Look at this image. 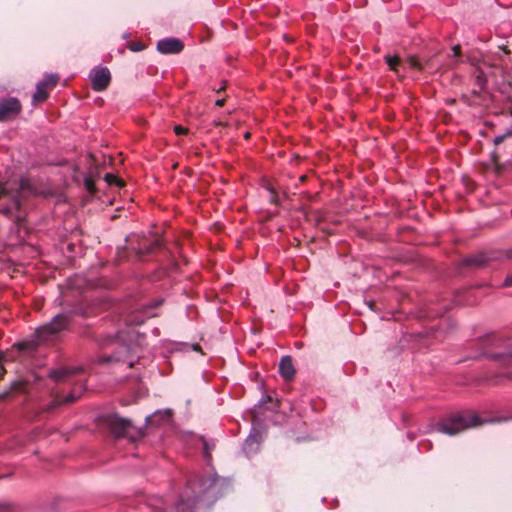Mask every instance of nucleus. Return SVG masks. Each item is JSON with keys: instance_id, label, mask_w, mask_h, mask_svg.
Here are the masks:
<instances>
[{"instance_id": "nucleus-33", "label": "nucleus", "mask_w": 512, "mask_h": 512, "mask_svg": "<svg viewBox=\"0 0 512 512\" xmlns=\"http://www.w3.org/2000/svg\"><path fill=\"white\" fill-rule=\"evenodd\" d=\"M225 90V85L219 86V89L217 90V93H220Z\"/></svg>"}, {"instance_id": "nucleus-38", "label": "nucleus", "mask_w": 512, "mask_h": 512, "mask_svg": "<svg viewBox=\"0 0 512 512\" xmlns=\"http://www.w3.org/2000/svg\"><path fill=\"white\" fill-rule=\"evenodd\" d=\"M133 365H134V364H133V362H129L128 367H129V368H132V367H133Z\"/></svg>"}, {"instance_id": "nucleus-3", "label": "nucleus", "mask_w": 512, "mask_h": 512, "mask_svg": "<svg viewBox=\"0 0 512 512\" xmlns=\"http://www.w3.org/2000/svg\"><path fill=\"white\" fill-rule=\"evenodd\" d=\"M104 423L116 438H127L131 442H135L144 437L142 429L134 427L129 419L116 414L106 415Z\"/></svg>"}, {"instance_id": "nucleus-11", "label": "nucleus", "mask_w": 512, "mask_h": 512, "mask_svg": "<svg viewBox=\"0 0 512 512\" xmlns=\"http://www.w3.org/2000/svg\"><path fill=\"white\" fill-rule=\"evenodd\" d=\"M172 413L169 410L157 411L153 415L146 417V424L150 426H160L162 423L170 421Z\"/></svg>"}, {"instance_id": "nucleus-32", "label": "nucleus", "mask_w": 512, "mask_h": 512, "mask_svg": "<svg viewBox=\"0 0 512 512\" xmlns=\"http://www.w3.org/2000/svg\"><path fill=\"white\" fill-rule=\"evenodd\" d=\"M8 508H9V504L8 503H2V502L0 503V510L1 511H6V510H8Z\"/></svg>"}, {"instance_id": "nucleus-16", "label": "nucleus", "mask_w": 512, "mask_h": 512, "mask_svg": "<svg viewBox=\"0 0 512 512\" xmlns=\"http://www.w3.org/2000/svg\"><path fill=\"white\" fill-rule=\"evenodd\" d=\"M386 63L388 64L390 70L394 71V72H398V67L400 66L401 64V59L400 57L398 56H390V55H386L384 57Z\"/></svg>"}, {"instance_id": "nucleus-23", "label": "nucleus", "mask_w": 512, "mask_h": 512, "mask_svg": "<svg viewBox=\"0 0 512 512\" xmlns=\"http://www.w3.org/2000/svg\"><path fill=\"white\" fill-rule=\"evenodd\" d=\"M491 160L495 165L496 171L499 172L501 170L502 166L499 163V154L496 150H494L491 153Z\"/></svg>"}, {"instance_id": "nucleus-14", "label": "nucleus", "mask_w": 512, "mask_h": 512, "mask_svg": "<svg viewBox=\"0 0 512 512\" xmlns=\"http://www.w3.org/2000/svg\"><path fill=\"white\" fill-rule=\"evenodd\" d=\"M49 96V89L41 82L37 84L36 92L33 95L34 102H44Z\"/></svg>"}, {"instance_id": "nucleus-24", "label": "nucleus", "mask_w": 512, "mask_h": 512, "mask_svg": "<svg viewBox=\"0 0 512 512\" xmlns=\"http://www.w3.org/2000/svg\"><path fill=\"white\" fill-rule=\"evenodd\" d=\"M79 398L78 395H75V393L68 394L63 400H61V403L69 404L75 402Z\"/></svg>"}, {"instance_id": "nucleus-10", "label": "nucleus", "mask_w": 512, "mask_h": 512, "mask_svg": "<svg viewBox=\"0 0 512 512\" xmlns=\"http://www.w3.org/2000/svg\"><path fill=\"white\" fill-rule=\"evenodd\" d=\"M279 373L286 381H291L294 378L296 370L290 356H284L281 358L279 363Z\"/></svg>"}, {"instance_id": "nucleus-27", "label": "nucleus", "mask_w": 512, "mask_h": 512, "mask_svg": "<svg viewBox=\"0 0 512 512\" xmlns=\"http://www.w3.org/2000/svg\"><path fill=\"white\" fill-rule=\"evenodd\" d=\"M452 51H453V55L455 57H459L461 55V47H460V45H454L452 47Z\"/></svg>"}, {"instance_id": "nucleus-31", "label": "nucleus", "mask_w": 512, "mask_h": 512, "mask_svg": "<svg viewBox=\"0 0 512 512\" xmlns=\"http://www.w3.org/2000/svg\"><path fill=\"white\" fill-rule=\"evenodd\" d=\"M209 450H210V446H208V444L205 442V443H204V452H205V455H206L207 457H209V456H210Z\"/></svg>"}, {"instance_id": "nucleus-4", "label": "nucleus", "mask_w": 512, "mask_h": 512, "mask_svg": "<svg viewBox=\"0 0 512 512\" xmlns=\"http://www.w3.org/2000/svg\"><path fill=\"white\" fill-rule=\"evenodd\" d=\"M70 323V316L66 314H57L49 323H46L36 329L35 335L38 343L54 341L62 331L69 328Z\"/></svg>"}, {"instance_id": "nucleus-22", "label": "nucleus", "mask_w": 512, "mask_h": 512, "mask_svg": "<svg viewBox=\"0 0 512 512\" xmlns=\"http://www.w3.org/2000/svg\"><path fill=\"white\" fill-rule=\"evenodd\" d=\"M128 48L133 52H139L145 49V45L141 42L132 41L128 44Z\"/></svg>"}, {"instance_id": "nucleus-7", "label": "nucleus", "mask_w": 512, "mask_h": 512, "mask_svg": "<svg viewBox=\"0 0 512 512\" xmlns=\"http://www.w3.org/2000/svg\"><path fill=\"white\" fill-rule=\"evenodd\" d=\"M184 49L183 42L178 38H165L157 43V50L161 54H178Z\"/></svg>"}, {"instance_id": "nucleus-8", "label": "nucleus", "mask_w": 512, "mask_h": 512, "mask_svg": "<svg viewBox=\"0 0 512 512\" xmlns=\"http://www.w3.org/2000/svg\"><path fill=\"white\" fill-rule=\"evenodd\" d=\"M494 259H496V257L490 253L479 252L464 258L461 263L463 266L467 267H483Z\"/></svg>"}, {"instance_id": "nucleus-18", "label": "nucleus", "mask_w": 512, "mask_h": 512, "mask_svg": "<svg viewBox=\"0 0 512 512\" xmlns=\"http://www.w3.org/2000/svg\"><path fill=\"white\" fill-rule=\"evenodd\" d=\"M105 181L108 183V185H116L118 187L124 186V181L114 174L107 173L104 177Z\"/></svg>"}, {"instance_id": "nucleus-39", "label": "nucleus", "mask_w": 512, "mask_h": 512, "mask_svg": "<svg viewBox=\"0 0 512 512\" xmlns=\"http://www.w3.org/2000/svg\"><path fill=\"white\" fill-rule=\"evenodd\" d=\"M509 356L512 358V352L510 353V355H509Z\"/></svg>"}, {"instance_id": "nucleus-29", "label": "nucleus", "mask_w": 512, "mask_h": 512, "mask_svg": "<svg viewBox=\"0 0 512 512\" xmlns=\"http://www.w3.org/2000/svg\"><path fill=\"white\" fill-rule=\"evenodd\" d=\"M28 346H29V343H25V342H23V343H18V344H16V345H15V347H17V349H18L19 351H24V350H26V349L28 348Z\"/></svg>"}, {"instance_id": "nucleus-26", "label": "nucleus", "mask_w": 512, "mask_h": 512, "mask_svg": "<svg viewBox=\"0 0 512 512\" xmlns=\"http://www.w3.org/2000/svg\"><path fill=\"white\" fill-rule=\"evenodd\" d=\"M159 247H160V242H159V240H155V241H154V243H153V245H152L151 247H149V248L146 250V252H147V253H151V252H153L155 249H157V248H159Z\"/></svg>"}, {"instance_id": "nucleus-30", "label": "nucleus", "mask_w": 512, "mask_h": 512, "mask_svg": "<svg viewBox=\"0 0 512 512\" xmlns=\"http://www.w3.org/2000/svg\"><path fill=\"white\" fill-rule=\"evenodd\" d=\"M225 104V99H219L215 102V105L218 106V107H223Z\"/></svg>"}, {"instance_id": "nucleus-25", "label": "nucleus", "mask_w": 512, "mask_h": 512, "mask_svg": "<svg viewBox=\"0 0 512 512\" xmlns=\"http://www.w3.org/2000/svg\"><path fill=\"white\" fill-rule=\"evenodd\" d=\"M174 132L177 134V135H185L188 133V129L187 128H184L180 125H177L174 127Z\"/></svg>"}, {"instance_id": "nucleus-21", "label": "nucleus", "mask_w": 512, "mask_h": 512, "mask_svg": "<svg viewBox=\"0 0 512 512\" xmlns=\"http://www.w3.org/2000/svg\"><path fill=\"white\" fill-rule=\"evenodd\" d=\"M85 188L89 191L91 194H95L97 189L94 183V180L91 177H86L84 180Z\"/></svg>"}, {"instance_id": "nucleus-2", "label": "nucleus", "mask_w": 512, "mask_h": 512, "mask_svg": "<svg viewBox=\"0 0 512 512\" xmlns=\"http://www.w3.org/2000/svg\"><path fill=\"white\" fill-rule=\"evenodd\" d=\"M486 423L478 415L472 413H456L442 419L437 424V430L449 436L457 435L469 428Z\"/></svg>"}, {"instance_id": "nucleus-28", "label": "nucleus", "mask_w": 512, "mask_h": 512, "mask_svg": "<svg viewBox=\"0 0 512 512\" xmlns=\"http://www.w3.org/2000/svg\"><path fill=\"white\" fill-rule=\"evenodd\" d=\"M504 287H512V274L508 275L503 283Z\"/></svg>"}, {"instance_id": "nucleus-15", "label": "nucleus", "mask_w": 512, "mask_h": 512, "mask_svg": "<svg viewBox=\"0 0 512 512\" xmlns=\"http://www.w3.org/2000/svg\"><path fill=\"white\" fill-rule=\"evenodd\" d=\"M407 63L409 64V66L413 69H416L418 71H422L424 69L425 66H429L430 63H431V59H427L425 61V63H422L419 61V59L414 56V55H410L408 58H407Z\"/></svg>"}, {"instance_id": "nucleus-36", "label": "nucleus", "mask_w": 512, "mask_h": 512, "mask_svg": "<svg viewBox=\"0 0 512 512\" xmlns=\"http://www.w3.org/2000/svg\"><path fill=\"white\" fill-rule=\"evenodd\" d=\"M509 114H510V116H512V105L509 108Z\"/></svg>"}, {"instance_id": "nucleus-37", "label": "nucleus", "mask_w": 512, "mask_h": 512, "mask_svg": "<svg viewBox=\"0 0 512 512\" xmlns=\"http://www.w3.org/2000/svg\"><path fill=\"white\" fill-rule=\"evenodd\" d=\"M305 179H306V176H301V177H300V180H301L302 182H303V181H305Z\"/></svg>"}, {"instance_id": "nucleus-5", "label": "nucleus", "mask_w": 512, "mask_h": 512, "mask_svg": "<svg viewBox=\"0 0 512 512\" xmlns=\"http://www.w3.org/2000/svg\"><path fill=\"white\" fill-rule=\"evenodd\" d=\"M22 106L17 98H5L0 100V121L6 122L18 116Z\"/></svg>"}, {"instance_id": "nucleus-9", "label": "nucleus", "mask_w": 512, "mask_h": 512, "mask_svg": "<svg viewBox=\"0 0 512 512\" xmlns=\"http://www.w3.org/2000/svg\"><path fill=\"white\" fill-rule=\"evenodd\" d=\"M83 370L82 367H62L54 369L49 373V377L56 382L66 381L72 375L80 373Z\"/></svg>"}, {"instance_id": "nucleus-12", "label": "nucleus", "mask_w": 512, "mask_h": 512, "mask_svg": "<svg viewBox=\"0 0 512 512\" xmlns=\"http://www.w3.org/2000/svg\"><path fill=\"white\" fill-rule=\"evenodd\" d=\"M28 382L24 379H17L10 383L9 390L0 393V400H5L12 393H22L27 389Z\"/></svg>"}, {"instance_id": "nucleus-35", "label": "nucleus", "mask_w": 512, "mask_h": 512, "mask_svg": "<svg viewBox=\"0 0 512 512\" xmlns=\"http://www.w3.org/2000/svg\"><path fill=\"white\" fill-rule=\"evenodd\" d=\"M245 138H246V139H249V138H250V133H249V132L245 133Z\"/></svg>"}, {"instance_id": "nucleus-1", "label": "nucleus", "mask_w": 512, "mask_h": 512, "mask_svg": "<svg viewBox=\"0 0 512 512\" xmlns=\"http://www.w3.org/2000/svg\"><path fill=\"white\" fill-rule=\"evenodd\" d=\"M42 194V191L35 187L27 178H22L15 189L8 188L0 183V199L9 198L10 200V204L4 205L0 212L7 217H12L14 211H19L28 197Z\"/></svg>"}, {"instance_id": "nucleus-19", "label": "nucleus", "mask_w": 512, "mask_h": 512, "mask_svg": "<svg viewBox=\"0 0 512 512\" xmlns=\"http://www.w3.org/2000/svg\"><path fill=\"white\" fill-rule=\"evenodd\" d=\"M512 138V130H507L504 134L496 136L493 140V143L496 147L502 144L506 139Z\"/></svg>"}, {"instance_id": "nucleus-20", "label": "nucleus", "mask_w": 512, "mask_h": 512, "mask_svg": "<svg viewBox=\"0 0 512 512\" xmlns=\"http://www.w3.org/2000/svg\"><path fill=\"white\" fill-rule=\"evenodd\" d=\"M173 512H192V509L188 502L181 500L173 509Z\"/></svg>"}, {"instance_id": "nucleus-6", "label": "nucleus", "mask_w": 512, "mask_h": 512, "mask_svg": "<svg viewBox=\"0 0 512 512\" xmlns=\"http://www.w3.org/2000/svg\"><path fill=\"white\" fill-rule=\"evenodd\" d=\"M92 88L102 92L108 88L111 82V73L107 67H97L90 73Z\"/></svg>"}, {"instance_id": "nucleus-13", "label": "nucleus", "mask_w": 512, "mask_h": 512, "mask_svg": "<svg viewBox=\"0 0 512 512\" xmlns=\"http://www.w3.org/2000/svg\"><path fill=\"white\" fill-rule=\"evenodd\" d=\"M127 353H128L127 347L121 346L120 350L116 353L100 356L98 359V362L100 364L119 363L121 361H124V357Z\"/></svg>"}, {"instance_id": "nucleus-17", "label": "nucleus", "mask_w": 512, "mask_h": 512, "mask_svg": "<svg viewBox=\"0 0 512 512\" xmlns=\"http://www.w3.org/2000/svg\"><path fill=\"white\" fill-rule=\"evenodd\" d=\"M59 81V76L56 74L48 75L41 83L49 90L54 88Z\"/></svg>"}, {"instance_id": "nucleus-34", "label": "nucleus", "mask_w": 512, "mask_h": 512, "mask_svg": "<svg viewBox=\"0 0 512 512\" xmlns=\"http://www.w3.org/2000/svg\"><path fill=\"white\" fill-rule=\"evenodd\" d=\"M507 257H508V258H512V250H510V251L508 252Z\"/></svg>"}]
</instances>
